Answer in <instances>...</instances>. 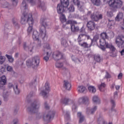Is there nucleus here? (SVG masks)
<instances>
[{
  "label": "nucleus",
  "mask_w": 124,
  "mask_h": 124,
  "mask_svg": "<svg viewBox=\"0 0 124 124\" xmlns=\"http://www.w3.org/2000/svg\"><path fill=\"white\" fill-rule=\"evenodd\" d=\"M3 97L4 101H8V100L9 99V94H8V93H4Z\"/></svg>",
  "instance_id": "41"
},
{
  "label": "nucleus",
  "mask_w": 124,
  "mask_h": 124,
  "mask_svg": "<svg viewBox=\"0 0 124 124\" xmlns=\"http://www.w3.org/2000/svg\"><path fill=\"white\" fill-rule=\"evenodd\" d=\"M40 22L42 23V26L39 30V34L37 31H33V29L32 28V25H33V24H29V27L27 29V33L28 35L32 33L33 39H34V40H36L39 43H41V41L39 40V38H41L43 40H44L45 38H47V36H46V27L48 26V24L47 22L44 21L43 18L41 19Z\"/></svg>",
  "instance_id": "1"
},
{
  "label": "nucleus",
  "mask_w": 124,
  "mask_h": 124,
  "mask_svg": "<svg viewBox=\"0 0 124 124\" xmlns=\"http://www.w3.org/2000/svg\"><path fill=\"white\" fill-rule=\"evenodd\" d=\"M86 38L87 39H91V37L90 35H87L86 33H80L78 38V43H80L82 42V41H84V40H86Z\"/></svg>",
  "instance_id": "11"
},
{
  "label": "nucleus",
  "mask_w": 124,
  "mask_h": 124,
  "mask_svg": "<svg viewBox=\"0 0 124 124\" xmlns=\"http://www.w3.org/2000/svg\"><path fill=\"white\" fill-rule=\"evenodd\" d=\"M96 26V24H95V23L93 20L88 21L86 24L87 29L90 31H94L95 29Z\"/></svg>",
  "instance_id": "12"
},
{
  "label": "nucleus",
  "mask_w": 124,
  "mask_h": 124,
  "mask_svg": "<svg viewBox=\"0 0 124 124\" xmlns=\"http://www.w3.org/2000/svg\"><path fill=\"white\" fill-rule=\"evenodd\" d=\"M73 2L75 5L78 6L80 4V1L79 0H74Z\"/></svg>",
  "instance_id": "55"
},
{
  "label": "nucleus",
  "mask_w": 124,
  "mask_h": 124,
  "mask_svg": "<svg viewBox=\"0 0 124 124\" xmlns=\"http://www.w3.org/2000/svg\"><path fill=\"white\" fill-rule=\"evenodd\" d=\"M5 62V56H0V64H3V63Z\"/></svg>",
  "instance_id": "44"
},
{
  "label": "nucleus",
  "mask_w": 124,
  "mask_h": 124,
  "mask_svg": "<svg viewBox=\"0 0 124 124\" xmlns=\"http://www.w3.org/2000/svg\"><path fill=\"white\" fill-rule=\"evenodd\" d=\"M28 2L31 3V5H35L36 4V0L34 1V0H27Z\"/></svg>",
  "instance_id": "47"
},
{
  "label": "nucleus",
  "mask_w": 124,
  "mask_h": 124,
  "mask_svg": "<svg viewBox=\"0 0 124 124\" xmlns=\"http://www.w3.org/2000/svg\"><path fill=\"white\" fill-rule=\"evenodd\" d=\"M6 57L8 59V61L10 62H13V61H14V59L13 58H12V56L9 55L8 54H6Z\"/></svg>",
  "instance_id": "43"
},
{
  "label": "nucleus",
  "mask_w": 124,
  "mask_h": 124,
  "mask_svg": "<svg viewBox=\"0 0 124 124\" xmlns=\"http://www.w3.org/2000/svg\"><path fill=\"white\" fill-rule=\"evenodd\" d=\"M105 46L106 48H108V49L111 51L112 54L110 55V57L116 58V57H117V49H116L115 46H114L111 43H107Z\"/></svg>",
  "instance_id": "7"
},
{
  "label": "nucleus",
  "mask_w": 124,
  "mask_h": 124,
  "mask_svg": "<svg viewBox=\"0 0 124 124\" xmlns=\"http://www.w3.org/2000/svg\"><path fill=\"white\" fill-rule=\"evenodd\" d=\"M108 5L111 8L118 9V8H121L123 6V1L122 0H109Z\"/></svg>",
  "instance_id": "5"
},
{
  "label": "nucleus",
  "mask_w": 124,
  "mask_h": 124,
  "mask_svg": "<svg viewBox=\"0 0 124 124\" xmlns=\"http://www.w3.org/2000/svg\"><path fill=\"white\" fill-rule=\"evenodd\" d=\"M123 78V73H120L118 75V79H121Z\"/></svg>",
  "instance_id": "59"
},
{
  "label": "nucleus",
  "mask_w": 124,
  "mask_h": 124,
  "mask_svg": "<svg viewBox=\"0 0 124 124\" xmlns=\"http://www.w3.org/2000/svg\"><path fill=\"white\" fill-rule=\"evenodd\" d=\"M79 31L80 33H86V31L85 30L84 27H82Z\"/></svg>",
  "instance_id": "53"
},
{
  "label": "nucleus",
  "mask_w": 124,
  "mask_h": 124,
  "mask_svg": "<svg viewBox=\"0 0 124 124\" xmlns=\"http://www.w3.org/2000/svg\"><path fill=\"white\" fill-rule=\"evenodd\" d=\"M0 3L2 7H3L4 8L9 7V3L4 0L0 1Z\"/></svg>",
  "instance_id": "28"
},
{
  "label": "nucleus",
  "mask_w": 124,
  "mask_h": 124,
  "mask_svg": "<svg viewBox=\"0 0 124 124\" xmlns=\"http://www.w3.org/2000/svg\"><path fill=\"white\" fill-rule=\"evenodd\" d=\"M110 102L112 104L111 110L113 111V109L115 108V106H116V104H115V101L113 99L110 100Z\"/></svg>",
  "instance_id": "48"
},
{
  "label": "nucleus",
  "mask_w": 124,
  "mask_h": 124,
  "mask_svg": "<svg viewBox=\"0 0 124 124\" xmlns=\"http://www.w3.org/2000/svg\"><path fill=\"white\" fill-rule=\"evenodd\" d=\"M4 72V68H3V67H0V75L3 74Z\"/></svg>",
  "instance_id": "56"
},
{
  "label": "nucleus",
  "mask_w": 124,
  "mask_h": 124,
  "mask_svg": "<svg viewBox=\"0 0 124 124\" xmlns=\"http://www.w3.org/2000/svg\"><path fill=\"white\" fill-rule=\"evenodd\" d=\"M121 88V86H120V85H116V86H115V88H116V90H117V91H119V90H120V88Z\"/></svg>",
  "instance_id": "63"
},
{
  "label": "nucleus",
  "mask_w": 124,
  "mask_h": 124,
  "mask_svg": "<svg viewBox=\"0 0 124 124\" xmlns=\"http://www.w3.org/2000/svg\"><path fill=\"white\" fill-rule=\"evenodd\" d=\"M88 90H89L90 93H95V92H96V89H95V87H93V86H89Z\"/></svg>",
  "instance_id": "33"
},
{
  "label": "nucleus",
  "mask_w": 124,
  "mask_h": 124,
  "mask_svg": "<svg viewBox=\"0 0 124 124\" xmlns=\"http://www.w3.org/2000/svg\"><path fill=\"white\" fill-rule=\"evenodd\" d=\"M73 24H77V22L76 21H74L73 20H69L66 22L65 25L63 24V28H65L67 25H71V26L73 25Z\"/></svg>",
  "instance_id": "24"
},
{
  "label": "nucleus",
  "mask_w": 124,
  "mask_h": 124,
  "mask_svg": "<svg viewBox=\"0 0 124 124\" xmlns=\"http://www.w3.org/2000/svg\"><path fill=\"white\" fill-rule=\"evenodd\" d=\"M63 87L65 90L70 91V89H71V84L67 80H64Z\"/></svg>",
  "instance_id": "22"
},
{
  "label": "nucleus",
  "mask_w": 124,
  "mask_h": 124,
  "mask_svg": "<svg viewBox=\"0 0 124 124\" xmlns=\"http://www.w3.org/2000/svg\"><path fill=\"white\" fill-rule=\"evenodd\" d=\"M45 108L46 109V110H48L50 108V107L48 106V104H47V102L45 103Z\"/></svg>",
  "instance_id": "60"
},
{
  "label": "nucleus",
  "mask_w": 124,
  "mask_h": 124,
  "mask_svg": "<svg viewBox=\"0 0 124 124\" xmlns=\"http://www.w3.org/2000/svg\"><path fill=\"white\" fill-rule=\"evenodd\" d=\"M32 93H33L32 92H31L30 94L27 96L26 97L27 99H29V98H30V97H31V96H32Z\"/></svg>",
  "instance_id": "61"
},
{
  "label": "nucleus",
  "mask_w": 124,
  "mask_h": 124,
  "mask_svg": "<svg viewBox=\"0 0 124 124\" xmlns=\"http://www.w3.org/2000/svg\"><path fill=\"white\" fill-rule=\"evenodd\" d=\"M23 48L24 50H26V51H28L30 54H32L33 53V49L34 47L33 46L31 45H30L29 46H27V43H23Z\"/></svg>",
  "instance_id": "16"
},
{
  "label": "nucleus",
  "mask_w": 124,
  "mask_h": 124,
  "mask_svg": "<svg viewBox=\"0 0 124 124\" xmlns=\"http://www.w3.org/2000/svg\"><path fill=\"white\" fill-rule=\"evenodd\" d=\"M100 36L101 37V39H108V35H107V33L106 32H103L100 34Z\"/></svg>",
  "instance_id": "36"
},
{
  "label": "nucleus",
  "mask_w": 124,
  "mask_h": 124,
  "mask_svg": "<svg viewBox=\"0 0 124 124\" xmlns=\"http://www.w3.org/2000/svg\"><path fill=\"white\" fill-rule=\"evenodd\" d=\"M50 57V55H49V52H46V56L44 57V60L46 62H48L49 61V57Z\"/></svg>",
  "instance_id": "49"
},
{
  "label": "nucleus",
  "mask_w": 124,
  "mask_h": 124,
  "mask_svg": "<svg viewBox=\"0 0 124 124\" xmlns=\"http://www.w3.org/2000/svg\"><path fill=\"white\" fill-rule=\"evenodd\" d=\"M100 42V48L102 50V51H105L106 49V47H105V46L106 45V40L104 39H101L99 41Z\"/></svg>",
  "instance_id": "18"
},
{
  "label": "nucleus",
  "mask_w": 124,
  "mask_h": 124,
  "mask_svg": "<svg viewBox=\"0 0 124 124\" xmlns=\"http://www.w3.org/2000/svg\"><path fill=\"white\" fill-rule=\"evenodd\" d=\"M97 110V106H94L91 109L90 108H86V114L87 115H91V114H93L95 111Z\"/></svg>",
  "instance_id": "19"
},
{
  "label": "nucleus",
  "mask_w": 124,
  "mask_h": 124,
  "mask_svg": "<svg viewBox=\"0 0 124 124\" xmlns=\"http://www.w3.org/2000/svg\"><path fill=\"white\" fill-rule=\"evenodd\" d=\"M115 43L118 45V47H122L124 44V36L120 35L117 36Z\"/></svg>",
  "instance_id": "9"
},
{
  "label": "nucleus",
  "mask_w": 124,
  "mask_h": 124,
  "mask_svg": "<svg viewBox=\"0 0 124 124\" xmlns=\"http://www.w3.org/2000/svg\"><path fill=\"white\" fill-rule=\"evenodd\" d=\"M66 8L64 7L61 4H58L57 7V13L58 14H62L64 12H65Z\"/></svg>",
  "instance_id": "17"
},
{
  "label": "nucleus",
  "mask_w": 124,
  "mask_h": 124,
  "mask_svg": "<svg viewBox=\"0 0 124 124\" xmlns=\"http://www.w3.org/2000/svg\"><path fill=\"white\" fill-rule=\"evenodd\" d=\"M89 98L88 97H82L79 99L78 101L79 103H85V102H87Z\"/></svg>",
  "instance_id": "31"
},
{
  "label": "nucleus",
  "mask_w": 124,
  "mask_h": 124,
  "mask_svg": "<svg viewBox=\"0 0 124 124\" xmlns=\"http://www.w3.org/2000/svg\"><path fill=\"white\" fill-rule=\"evenodd\" d=\"M36 4L38 5V7L42 9L43 11L46 10V3L44 1L41 2V0H36Z\"/></svg>",
  "instance_id": "14"
},
{
  "label": "nucleus",
  "mask_w": 124,
  "mask_h": 124,
  "mask_svg": "<svg viewBox=\"0 0 124 124\" xmlns=\"http://www.w3.org/2000/svg\"><path fill=\"white\" fill-rule=\"evenodd\" d=\"M93 101L94 102V103H96L97 104H100V100L98 96L95 95L93 97Z\"/></svg>",
  "instance_id": "30"
},
{
  "label": "nucleus",
  "mask_w": 124,
  "mask_h": 124,
  "mask_svg": "<svg viewBox=\"0 0 124 124\" xmlns=\"http://www.w3.org/2000/svg\"><path fill=\"white\" fill-rule=\"evenodd\" d=\"M121 56H124V49H123L121 52Z\"/></svg>",
  "instance_id": "64"
},
{
  "label": "nucleus",
  "mask_w": 124,
  "mask_h": 124,
  "mask_svg": "<svg viewBox=\"0 0 124 124\" xmlns=\"http://www.w3.org/2000/svg\"><path fill=\"white\" fill-rule=\"evenodd\" d=\"M91 2L94 5H96L97 6H99L100 5V3H101V1L100 0H91Z\"/></svg>",
  "instance_id": "35"
},
{
  "label": "nucleus",
  "mask_w": 124,
  "mask_h": 124,
  "mask_svg": "<svg viewBox=\"0 0 124 124\" xmlns=\"http://www.w3.org/2000/svg\"><path fill=\"white\" fill-rule=\"evenodd\" d=\"M98 87L100 92H104V88L106 87V84H105V83H102L100 85H98Z\"/></svg>",
  "instance_id": "34"
},
{
  "label": "nucleus",
  "mask_w": 124,
  "mask_h": 124,
  "mask_svg": "<svg viewBox=\"0 0 124 124\" xmlns=\"http://www.w3.org/2000/svg\"><path fill=\"white\" fill-rule=\"evenodd\" d=\"M5 84H6V77L3 76L0 77V88H2Z\"/></svg>",
  "instance_id": "21"
},
{
  "label": "nucleus",
  "mask_w": 124,
  "mask_h": 124,
  "mask_svg": "<svg viewBox=\"0 0 124 124\" xmlns=\"http://www.w3.org/2000/svg\"><path fill=\"white\" fill-rule=\"evenodd\" d=\"M78 10L80 11L81 12H84L85 11V6L83 4H79L78 6Z\"/></svg>",
  "instance_id": "38"
},
{
  "label": "nucleus",
  "mask_w": 124,
  "mask_h": 124,
  "mask_svg": "<svg viewBox=\"0 0 124 124\" xmlns=\"http://www.w3.org/2000/svg\"><path fill=\"white\" fill-rule=\"evenodd\" d=\"M87 91L86 87L83 86L78 87V92L79 93H84Z\"/></svg>",
  "instance_id": "40"
},
{
  "label": "nucleus",
  "mask_w": 124,
  "mask_h": 124,
  "mask_svg": "<svg viewBox=\"0 0 124 124\" xmlns=\"http://www.w3.org/2000/svg\"><path fill=\"white\" fill-rule=\"evenodd\" d=\"M99 38V36H98V35H95V36L93 37V39H91V42H93H93H96L97 41V40H98V39Z\"/></svg>",
  "instance_id": "46"
},
{
  "label": "nucleus",
  "mask_w": 124,
  "mask_h": 124,
  "mask_svg": "<svg viewBox=\"0 0 124 124\" xmlns=\"http://www.w3.org/2000/svg\"><path fill=\"white\" fill-rule=\"evenodd\" d=\"M61 44L62 46H63V47H67L68 44L67 43V41H66V40L62 38L61 39Z\"/></svg>",
  "instance_id": "37"
},
{
  "label": "nucleus",
  "mask_w": 124,
  "mask_h": 124,
  "mask_svg": "<svg viewBox=\"0 0 124 124\" xmlns=\"http://www.w3.org/2000/svg\"><path fill=\"white\" fill-rule=\"evenodd\" d=\"M7 71H10V72H11L13 71V69L12 68V67L10 66H8L7 67Z\"/></svg>",
  "instance_id": "58"
},
{
  "label": "nucleus",
  "mask_w": 124,
  "mask_h": 124,
  "mask_svg": "<svg viewBox=\"0 0 124 124\" xmlns=\"http://www.w3.org/2000/svg\"><path fill=\"white\" fill-rule=\"evenodd\" d=\"M78 118L79 119V124H82V123L85 121V116L82 115V113L81 112L78 113Z\"/></svg>",
  "instance_id": "25"
},
{
  "label": "nucleus",
  "mask_w": 124,
  "mask_h": 124,
  "mask_svg": "<svg viewBox=\"0 0 124 124\" xmlns=\"http://www.w3.org/2000/svg\"><path fill=\"white\" fill-rule=\"evenodd\" d=\"M61 16H60V20L61 21V22H62V23L64 22H66V18H65V16H64V15H63V14H60Z\"/></svg>",
  "instance_id": "39"
},
{
  "label": "nucleus",
  "mask_w": 124,
  "mask_h": 124,
  "mask_svg": "<svg viewBox=\"0 0 124 124\" xmlns=\"http://www.w3.org/2000/svg\"><path fill=\"white\" fill-rule=\"evenodd\" d=\"M93 41L92 40V42H91L90 44H88L87 43V42H83V43H78L79 45L81 46V47H83V48H91L92 46H93Z\"/></svg>",
  "instance_id": "20"
},
{
  "label": "nucleus",
  "mask_w": 124,
  "mask_h": 124,
  "mask_svg": "<svg viewBox=\"0 0 124 124\" xmlns=\"http://www.w3.org/2000/svg\"><path fill=\"white\" fill-rule=\"evenodd\" d=\"M40 59L38 56H35L32 59V61L28 60L27 61L26 65L27 66H32V67H37L39 65Z\"/></svg>",
  "instance_id": "4"
},
{
  "label": "nucleus",
  "mask_w": 124,
  "mask_h": 124,
  "mask_svg": "<svg viewBox=\"0 0 124 124\" xmlns=\"http://www.w3.org/2000/svg\"><path fill=\"white\" fill-rule=\"evenodd\" d=\"M107 15L108 17H113V12H107Z\"/></svg>",
  "instance_id": "57"
},
{
  "label": "nucleus",
  "mask_w": 124,
  "mask_h": 124,
  "mask_svg": "<svg viewBox=\"0 0 124 124\" xmlns=\"http://www.w3.org/2000/svg\"><path fill=\"white\" fill-rule=\"evenodd\" d=\"M104 78L106 79H109L111 78V75H110V74H109V73H108V72L107 71L106 72V75Z\"/></svg>",
  "instance_id": "51"
},
{
  "label": "nucleus",
  "mask_w": 124,
  "mask_h": 124,
  "mask_svg": "<svg viewBox=\"0 0 124 124\" xmlns=\"http://www.w3.org/2000/svg\"><path fill=\"white\" fill-rule=\"evenodd\" d=\"M71 30L72 32H78L79 31V28L78 26L73 25L71 26Z\"/></svg>",
  "instance_id": "27"
},
{
  "label": "nucleus",
  "mask_w": 124,
  "mask_h": 124,
  "mask_svg": "<svg viewBox=\"0 0 124 124\" xmlns=\"http://www.w3.org/2000/svg\"><path fill=\"white\" fill-rule=\"evenodd\" d=\"M28 6L26 0H23L21 4V9L26 10V9H28Z\"/></svg>",
  "instance_id": "29"
},
{
  "label": "nucleus",
  "mask_w": 124,
  "mask_h": 124,
  "mask_svg": "<svg viewBox=\"0 0 124 124\" xmlns=\"http://www.w3.org/2000/svg\"><path fill=\"white\" fill-rule=\"evenodd\" d=\"M63 114L64 115V117L66 119H68L70 117V114L69 111H65L63 112Z\"/></svg>",
  "instance_id": "50"
},
{
  "label": "nucleus",
  "mask_w": 124,
  "mask_h": 124,
  "mask_svg": "<svg viewBox=\"0 0 124 124\" xmlns=\"http://www.w3.org/2000/svg\"><path fill=\"white\" fill-rule=\"evenodd\" d=\"M60 4L65 8H67L68 5H69V0H61Z\"/></svg>",
  "instance_id": "23"
},
{
  "label": "nucleus",
  "mask_w": 124,
  "mask_h": 124,
  "mask_svg": "<svg viewBox=\"0 0 124 124\" xmlns=\"http://www.w3.org/2000/svg\"><path fill=\"white\" fill-rule=\"evenodd\" d=\"M16 94H19L20 93V90L18 89V86H16Z\"/></svg>",
  "instance_id": "62"
},
{
  "label": "nucleus",
  "mask_w": 124,
  "mask_h": 124,
  "mask_svg": "<svg viewBox=\"0 0 124 124\" xmlns=\"http://www.w3.org/2000/svg\"><path fill=\"white\" fill-rule=\"evenodd\" d=\"M45 90L46 91L43 90L41 93L44 97H47V94H48V93H49V91H50V86H49V83L47 82L45 84Z\"/></svg>",
  "instance_id": "15"
},
{
  "label": "nucleus",
  "mask_w": 124,
  "mask_h": 124,
  "mask_svg": "<svg viewBox=\"0 0 124 124\" xmlns=\"http://www.w3.org/2000/svg\"><path fill=\"white\" fill-rule=\"evenodd\" d=\"M44 48H45V49H47V50H50V46L49 45V44H45Z\"/></svg>",
  "instance_id": "54"
},
{
  "label": "nucleus",
  "mask_w": 124,
  "mask_h": 124,
  "mask_svg": "<svg viewBox=\"0 0 124 124\" xmlns=\"http://www.w3.org/2000/svg\"><path fill=\"white\" fill-rule=\"evenodd\" d=\"M21 24L25 25V24L28 23L29 25L33 24V19H32V16L28 13L24 12L21 16Z\"/></svg>",
  "instance_id": "2"
},
{
  "label": "nucleus",
  "mask_w": 124,
  "mask_h": 124,
  "mask_svg": "<svg viewBox=\"0 0 124 124\" xmlns=\"http://www.w3.org/2000/svg\"><path fill=\"white\" fill-rule=\"evenodd\" d=\"M55 65L57 68H62L63 66V63L62 62H57L56 63Z\"/></svg>",
  "instance_id": "42"
},
{
  "label": "nucleus",
  "mask_w": 124,
  "mask_h": 124,
  "mask_svg": "<svg viewBox=\"0 0 124 124\" xmlns=\"http://www.w3.org/2000/svg\"><path fill=\"white\" fill-rule=\"evenodd\" d=\"M40 105V103L38 100H36L33 102L31 105L28 107V111L29 113H36L38 111V109H39V106Z\"/></svg>",
  "instance_id": "3"
},
{
  "label": "nucleus",
  "mask_w": 124,
  "mask_h": 124,
  "mask_svg": "<svg viewBox=\"0 0 124 124\" xmlns=\"http://www.w3.org/2000/svg\"><path fill=\"white\" fill-rule=\"evenodd\" d=\"M92 20L93 21H98L102 18V15L99 14L98 12H94L93 14H92L90 16Z\"/></svg>",
  "instance_id": "10"
},
{
  "label": "nucleus",
  "mask_w": 124,
  "mask_h": 124,
  "mask_svg": "<svg viewBox=\"0 0 124 124\" xmlns=\"http://www.w3.org/2000/svg\"><path fill=\"white\" fill-rule=\"evenodd\" d=\"M68 10H69V12H74V11H75L74 6H73V5H71L68 8Z\"/></svg>",
  "instance_id": "45"
},
{
  "label": "nucleus",
  "mask_w": 124,
  "mask_h": 124,
  "mask_svg": "<svg viewBox=\"0 0 124 124\" xmlns=\"http://www.w3.org/2000/svg\"><path fill=\"white\" fill-rule=\"evenodd\" d=\"M54 117H55V111H50L44 117V120L49 123L54 119Z\"/></svg>",
  "instance_id": "8"
},
{
  "label": "nucleus",
  "mask_w": 124,
  "mask_h": 124,
  "mask_svg": "<svg viewBox=\"0 0 124 124\" xmlns=\"http://www.w3.org/2000/svg\"><path fill=\"white\" fill-rule=\"evenodd\" d=\"M94 60L97 62H101V57L99 54H95L94 55Z\"/></svg>",
  "instance_id": "32"
},
{
  "label": "nucleus",
  "mask_w": 124,
  "mask_h": 124,
  "mask_svg": "<svg viewBox=\"0 0 124 124\" xmlns=\"http://www.w3.org/2000/svg\"><path fill=\"white\" fill-rule=\"evenodd\" d=\"M52 58L56 62H58V61H60V60L62 59V54L59 51H55L53 53Z\"/></svg>",
  "instance_id": "13"
},
{
  "label": "nucleus",
  "mask_w": 124,
  "mask_h": 124,
  "mask_svg": "<svg viewBox=\"0 0 124 124\" xmlns=\"http://www.w3.org/2000/svg\"><path fill=\"white\" fill-rule=\"evenodd\" d=\"M124 18V14L123 13H119L115 18V21L120 22L121 20Z\"/></svg>",
  "instance_id": "26"
},
{
  "label": "nucleus",
  "mask_w": 124,
  "mask_h": 124,
  "mask_svg": "<svg viewBox=\"0 0 124 124\" xmlns=\"http://www.w3.org/2000/svg\"><path fill=\"white\" fill-rule=\"evenodd\" d=\"M71 102L73 104L72 106V111L73 112H76L77 110V106H76V104L74 100H70L69 98H62L61 100V103L62 104H64V105H68V103Z\"/></svg>",
  "instance_id": "6"
},
{
  "label": "nucleus",
  "mask_w": 124,
  "mask_h": 124,
  "mask_svg": "<svg viewBox=\"0 0 124 124\" xmlns=\"http://www.w3.org/2000/svg\"><path fill=\"white\" fill-rule=\"evenodd\" d=\"M12 23L15 27L16 26V17H14L12 18Z\"/></svg>",
  "instance_id": "52"
}]
</instances>
